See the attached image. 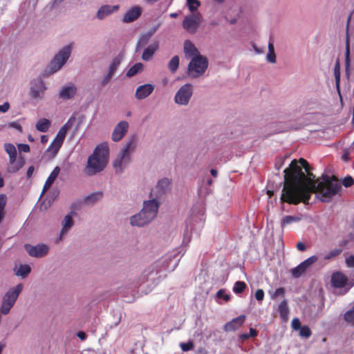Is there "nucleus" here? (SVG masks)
<instances>
[{
  "instance_id": "obj_1",
  "label": "nucleus",
  "mask_w": 354,
  "mask_h": 354,
  "mask_svg": "<svg viewBox=\"0 0 354 354\" xmlns=\"http://www.w3.org/2000/svg\"><path fill=\"white\" fill-rule=\"evenodd\" d=\"M283 188L281 201L297 205L308 203L312 193H317L324 202L329 201L341 189V185L335 177L323 176L315 180L309 172L304 159L294 160L289 167L284 169Z\"/></svg>"
},
{
  "instance_id": "obj_2",
  "label": "nucleus",
  "mask_w": 354,
  "mask_h": 354,
  "mask_svg": "<svg viewBox=\"0 0 354 354\" xmlns=\"http://www.w3.org/2000/svg\"><path fill=\"white\" fill-rule=\"evenodd\" d=\"M177 254L176 250L166 254L143 271L142 280L149 286V290L145 291L146 294L151 292L165 276V271H173L177 267L180 261Z\"/></svg>"
},
{
  "instance_id": "obj_3",
  "label": "nucleus",
  "mask_w": 354,
  "mask_h": 354,
  "mask_svg": "<svg viewBox=\"0 0 354 354\" xmlns=\"http://www.w3.org/2000/svg\"><path fill=\"white\" fill-rule=\"evenodd\" d=\"M159 207L160 202L156 198L144 201L141 210L130 217V224L137 227L148 225L156 218Z\"/></svg>"
},
{
  "instance_id": "obj_4",
  "label": "nucleus",
  "mask_w": 354,
  "mask_h": 354,
  "mask_svg": "<svg viewBox=\"0 0 354 354\" xmlns=\"http://www.w3.org/2000/svg\"><path fill=\"white\" fill-rule=\"evenodd\" d=\"M109 147L107 142H102L94 149L88 158L86 172L88 175H94L102 171L108 164Z\"/></svg>"
},
{
  "instance_id": "obj_5",
  "label": "nucleus",
  "mask_w": 354,
  "mask_h": 354,
  "mask_svg": "<svg viewBox=\"0 0 354 354\" xmlns=\"http://www.w3.org/2000/svg\"><path fill=\"white\" fill-rule=\"evenodd\" d=\"M137 145L136 138L132 137L127 140L113 162L117 172H122L131 162V156Z\"/></svg>"
},
{
  "instance_id": "obj_6",
  "label": "nucleus",
  "mask_w": 354,
  "mask_h": 354,
  "mask_svg": "<svg viewBox=\"0 0 354 354\" xmlns=\"http://www.w3.org/2000/svg\"><path fill=\"white\" fill-rule=\"evenodd\" d=\"M75 122V117H71L59 129L55 138L51 142L45 151V156L53 158L62 147L67 132L72 128Z\"/></svg>"
},
{
  "instance_id": "obj_7",
  "label": "nucleus",
  "mask_w": 354,
  "mask_h": 354,
  "mask_svg": "<svg viewBox=\"0 0 354 354\" xmlns=\"http://www.w3.org/2000/svg\"><path fill=\"white\" fill-rule=\"evenodd\" d=\"M72 48L71 44H67L57 52L48 66V74H54L62 69L71 56Z\"/></svg>"
},
{
  "instance_id": "obj_8",
  "label": "nucleus",
  "mask_w": 354,
  "mask_h": 354,
  "mask_svg": "<svg viewBox=\"0 0 354 354\" xmlns=\"http://www.w3.org/2000/svg\"><path fill=\"white\" fill-rule=\"evenodd\" d=\"M23 284L19 283L16 286L10 288L2 297L0 306V315H8L14 306L19 294L23 290Z\"/></svg>"
},
{
  "instance_id": "obj_9",
  "label": "nucleus",
  "mask_w": 354,
  "mask_h": 354,
  "mask_svg": "<svg viewBox=\"0 0 354 354\" xmlns=\"http://www.w3.org/2000/svg\"><path fill=\"white\" fill-rule=\"evenodd\" d=\"M208 66L207 59L203 55L193 57L188 64L187 75L191 78H198L202 76Z\"/></svg>"
},
{
  "instance_id": "obj_10",
  "label": "nucleus",
  "mask_w": 354,
  "mask_h": 354,
  "mask_svg": "<svg viewBox=\"0 0 354 354\" xmlns=\"http://www.w3.org/2000/svg\"><path fill=\"white\" fill-rule=\"evenodd\" d=\"M194 94V86L191 83H186L180 86L174 96V102L178 106H187Z\"/></svg>"
},
{
  "instance_id": "obj_11",
  "label": "nucleus",
  "mask_w": 354,
  "mask_h": 354,
  "mask_svg": "<svg viewBox=\"0 0 354 354\" xmlns=\"http://www.w3.org/2000/svg\"><path fill=\"white\" fill-rule=\"evenodd\" d=\"M47 88L46 82L41 78L32 79L30 82V97L35 101L44 100Z\"/></svg>"
},
{
  "instance_id": "obj_12",
  "label": "nucleus",
  "mask_w": 354,
  "mask_h": 354,
  "mask_svg": "<svg viewBox=\"0 0 354 354\" xmlns=\"http://www.w3.org/2000/svg\"><path fill=\"white\" fill-rule=\"evenodd\" d=\"M201 21V16L200 14H193L186 16L182 25L187 32L194 34L197 31Z\"/></svg>"
},
{
  "instance_id": "obj_13",
  "label": "nucleus",
  "mask_w": 354,
  "mask_h": 354,
  "mask_svg": "<svg viewBox=\"0 0 354 354\" xmlns=\"http://www.w3.org/2000/svg\"><path fill=\"white\" fill-rule=\"evenodd\" d=\"M25 248L30 257L36 258H41L46 256L50 250L49 245L44 243H40L36 245H26Z\"/></svg>"
},
{
  "instance_id": "obj_14",
  "label": "nucleus",
  "mask_w": 354,
  "mask_h": 354,
  "mask_svg": "<svg viewBox=\"0 0 354 354\" xmlns=\"http://www.w3.org/2000/svg\"><path fill=\"white\" fill-rule=\"evenodd\" d=\"M120 64V59L118 57L114 58L109 65L106 72L100 79V84L101 86H105L111 80L113 75L115 73L118 67Z\"/></svg>"
},
{
  "instance_id": "obj_15",
  "label": "nucleus",
  "mask_w": 354,
  "mask_h": 354,
  "mask_svg": "<svg viewBox=\"0 0 354 354\" xmlns=\"http://www.w3.org/2000/svg\"><path fill=\"white\" fill-rule=\"evenodd\" d=\"M129 128V124L127 121H120L114 127L111 133V139L114 142H119L126 135Z\"/></svg>"
},
{
  "instance_id": "obj_16",
  "label": "nucleus",
  "mask_w": 354,
  "mask_h": 354,
  "mask_svg": "<svg viewBox=\"0 0 354 354\" xmlns=\"http://www.w3.org/2000/svg\"><path fill=\"white\" fill-rule=\"evenodd\" d=\"M143 12V9L140 6L136 5L129 8L124 14L122 18L123 23H132L140 18Z\"/></svg>"
},
{
  "instance_id": "obj_17",
  "label": "nucleus",
  "mask_w": 354,
  "mask_h": 354,
  "mask_svg": "<svg viewBox=\"0 0 354 354\" xmlns=\"http://www.w3.org/2000/svg\"><path fill=\"white\" fill-rule=\"evenodd\" d=\"M74 213L70 212L67 214L61 222V230L58 236V241H61L71 230L74 225L73 220Z\"/></svg>"
},
{
  "instance_id": "obj_18",
  "label": "nucleus",
  "mask_w": 354,
  "mask_h": 354,
  "mask_svg": "<svg viewBox=\"0 0 354 354\" xmlns=\"http://www.w3.org/2000/svg\"><path fill=\"white\" fill-rule=\"evenodd\" d=\"M317 261V257L316 256H311L303 262H301L299 266L295 267L291 270V273L295 278L299 277L302 274H304L308 268H310L313 263H315Z\"/></svg>"
},
{
  "instance_id": "obj_19",
  "label": "nucleus",
  "mask_w": 354,
  "mask_h": 354,
  "mask_svg": "<svg viewBox=\"0 0 354 354\" xmlns=\"http://www.w3.org/2000/svg\"><path fill=\"white\" fill-rule=\"evenodd\" d=\"M171 189V180L168 178H162L158 181L153 192H156V196H160L169 192Z\"/></svg>"
},
{
  "instance_id": "obj_20",
  "label": "nucleus",
  "mask_w": 354,
  "mask_h": 354,
  "mask_svg": "<svg viewBox=\"0 0 354 354\" xmlns=\"http://www.w3.org/2000/svg\"><path fill=\"white\" fill-rule=\"evenodd\" d=\"M77 93V87L73 83L64 85L59 91V97L64 100L72 99Z\"/></svg>"
},
{
  "instance_id": "obj_21",
  "label": "nucleus",
  "mask_w": 354,
  "mask_h": 354,
  "mask_svg": "<svg viewBox=\"0 0 354 354\" xmlns=\"http://www.w3.org/2000/svg\"><path fill=\"white\" fill-rule=\"evenodd\" d=\"M155 88V86L152 84H145L139 86L135 93V97L137 100H143L149 96Z\"/></svg>"
},
{
  "instance_id": "obj_22",
  "label": "nucleus",
  "mask_w": 354,
  "mask_h": 354,
  "mask_svg": "<svg viewBox=\"0 0 354 354\" xmlns=\"http://www.w3.org/2000/svg\"><path fill=\"white\" fill-rule=\"evenodd\" d=\"M120 8L118 5H103L97 10L96 17L99 20H102L113 13L117 12Z\"/></svg>"
},
{
  "instance_id": "obj_23",
  "label": "nucleus",
  "mask_w": 354,
  "mask_h": 354,
  "mask_svg": "<svg viewBox=\"0 0 354 354\" xmlns=\"http://www.w3.org/2000/svg\"><path fill=\"white\" fill-rule=\"evenodd\" d=\"M159 48V42L154 41L145 48L142 54V59L144 61H149L152 59L155 53Z\"/></svg>"
},
{
  "instance_id": "obj_24",
  "label": "nucleus",
  "mask_w": 354,
  "mask_h": 354,
  "mask_svg": "<svg viewBox=\"0 0 354 354\" xmlns=\"http://www.w3.org/2000/svg\"><path fill=\"white\" fill-rule=\"evenodd\" d=\"M10 166L8 168V171L10 173H15L18 171L24 165V160L22 158H17L16 156L9 157Z\"/></svg>"
},
{
  "instance_id": "obj_25",
  "label": "nucleus",
  "mask_w": 354,
  "mask_h": 354,
  "mask_svg": "<svg viewBox=\"0 0 354 354\" xmlns=\"http://www.w3.org/2000/svg\"><path fill=\"white\" fill-rule=\"evenodd\" d=\"M245 319V315H241L227 322L225 326L226 332H232L239 330Z\"/></svg>"
},
{
  "instance_id": "obj_26",
  "label": "nucleus",
  "mask_w": 354,
  "mask_h": 354,
  "mask_svg": "<svg viewBox=\"0 0 354 354\" xmlns=\"http://www.w3.org/2000/svg\"><path fill=\"white\" fill-rule=\"evenodd\" d=\"M347 277L340 272H336L331 277V283L334 287L342 288L347 284Z\"/></svg>"
},
{
  "instance_id": "obj_27",
  "label": "nucleus",
  "mask_w": 354,
  "mask_h": 354,
  "mask_svg": "<svg viewBox=\"0 0 354 354\" xmlns=\"http://www.w3.org/2000/svg\"><path fill=\"white\" fill-rule=\"evenodd\" d=\"M183 50L185 57L187 58H191V59L193 57H195V56L201 55L195 46L189 40H187L184 42Z\"/></svg>"
},
{
  "instance_id": "obj_28",
  "label": "nucleus",
  "mask_w": 354,
  "mask_h": 354,
  "mask_svg": "<svg viewBox=\"0 0 354 354\" xmlns=\"http://www.w3.org/2000/svg\"><path fill=\"white\" fill-rule=\"evenodd\" d=\"M14 272L17 277H20L22 279H25L30 273L31 267L28 264L16 265L14 268Z\"/></svg>"
},
{
  "instance_id": "obj_29",
  "label": "nucleus",
  "mask_w": 354,
  "mask_h": 354,
  "mask_svg": "<svg viewBox=\"0 0 354 354\" xmlns=\"http://www.w3.org/2000/svg\"><path fill=\"white\" fill-rule=\"evenodd\" d=\"M59 171H60V169L59 167H55L54 168V169L52 171V172L48 177L47 180H46V183L43 187L41 194H43L44 192H46L50 188V187L52 185V184L54 183L55 180L57 178V176L59 175Z\"/></svg>"
},
{
  "instance_id": "obj_30",
  "label": "nucleus",
  "mask_w": 354,
  "mask_h": 354,
  "mask_svg": "<svg viewBox=\"0 0 354 354\" xmlns=\"http://www.w3.org/2000/svg\"><path fill=\"white\" fill-rule=\"evenodd\" d=\"M51 125V122L46 118H41L35 123V129L42 133L48 131Z\"/></svg>"
},
{
  "instance_id": "obj_31",
  "label": "nucleus",
  "mask_w": 354,
  "mask_h": 354,
  "mask_svg": "<svg viewBox=\"0 0 354 354\" xmlns=\"http://www.w3.org/2000/svg\"><path fill=\"white\" fill-rule=\"evenodd\" d=\"M144 68V65L139 62L134 64L133 66H131L129 71L127 72V77H132L135 75L140 73L142 71Z\"/></svg>"
},
{
  "instance_id": "obj_32",
  "label": "nucleus",
  "mask_w": 354,
  "mask_h": 354,
  "mask_svg": "<svg viewBox=\"0 0 354 354\" xmlns=\"http://www.w3.org/2000/svg\"><path fill=\"white\" fill-rule=\"evenodd\" d=\"M301 218L298 216H286L281 219V226L283 228L293 223L299 222Z\"/></svg>"
},
{
  "instance_id": "obj_33",
  "label": "nucleus",
  "mask_w": 354,
  "mask_h": 354,
  "mask_svg": "<svg viewBox=\"0 0 354 354\" xmlns=\"http://www.w3.org/2000/svg\"><path fill=\"white\" fill-rule=\"evenodd\" d=\"M278 310L282 319L285 320L288 316V307L286 300L282 301L278 307Z\"/></svg>"
},
{
  "instance_id": "obj_34",
  "label": "nucleus",
  "mask_w": 354,
  "mask_h": 354,
  "mask_svg": "<svg viewBox=\"0 0 354 354\" xmlns=\"http://www.w3.org/2000/svg\"><path fill=\"white\" fill-rule=\"evenodd\" d=\"M268 53L266 55V60L271 64H274L276 62V55L274 53V47L272 42L268 43Z\"/></svg>"
},
{
  "instance_id": "obj_35",
  "label": "nucleus",
  "mask_w": 354,
  "mask_h": 354,
  "mask_svg": "<svg viewBox=\"0 0 354 354\" xmlns=\"http://www.w3.org/2000/svg\"><path fill=\"white\" fill-rule=\"evenodd\" d=\"M345 70L347 77L350 75V48L349 42L347 39L346 44V52H345Z\"/></svg>"
},
{
  "instance_id": "obj_36",
  "label": "nucleus",
  "mask_w": 354,
  "mask_h": 354,
  "mask_svg": "<svg viewBox=\"0 0 354 354\" xmlns=\"http://www.w3.org/2000/svg\"><path fill=\"white\" fill-rule=\"evenodd\" d=\"M340 63L337 59L335 62V67H334V76L335 80V85L338 91L339 92V84H340Z\"/></svg>"
},
{
  "instance_id": "obj_37",
  "label": "nucleus",
  "mask_w": 354,
  "mask_h": 354,
  "mask_svg": "<svg viewBox=\"0 0 354 354\" xmlns=\"http://www.w3.org/2000/svg\"><path fill=\"white\" fill-rule=\"evenodd\" d=\"M179 66V57L177 55L174 56L168 63V68L172 73L176 72Z\"/></svg>"
},
{
  "instance_id": "obj_38",
  "label": "nucleus",
  "mask_w": 354,
  "mask_h": 354,
  "mask_svg": "<svg viewBox=\"0 0 354 354\" xmlns=\"http://www.w3.org/2000/svg\"><path fill=\"white\" fill-rule=\"evenodd\" d=\"M102 197L101 192L91 194L85 197V202L88 205H93L98 201Z\"/></svg>"
},
{
  "instance_id": "obj_39",
  "label": "nucleus",
  "mask_w": 354,
  "mask_h": 354,
  "mask_svg": "<svg viewBox=\"0 0 354 354\" xmlns=\"http://www.w3.org/2000/svg\"><path fill=\"white\" fill-rule=\"evenodd\" d=\"M150 39L151 37L146 32L142 33L138 40L137 49L147 44Z\"/></svg>"
},
{
  "instance_id": "obj_40",
  "label": "nucleus",
  "mask_w": 354,
  "mask_h": 354,
  "mask_svg": "<svg viewBox=\"0 0 354 354\" xmlns=\"http://www.w3.org/2000/svg\"><path fill=\"white\" fill-rule=\"evenodd\" d=\"M7 202V197L5 194H0V223L4 217V209Z\"/></svg>"
},
{
  "instance_id": "obj_41",
  "label": "nucleus",
  "mask_w": 354,
  "mask_h": 354,
  "mask_svg": "<svg viewBox=\"0 0 354 354\" xmlns=\"http://www.w3.org/2000/svg\"><path fill=\"white\" fill-rule=\"evenodd\" d=\"M186 4L189 11L194 12L200 7L201 2L198 0H186Z\"/></svg>"
},
{
  "instance_id": "obj_42",
  "label": "nucleus",
  "mask_w": 354,
  "mask_h": 354,
  "mask_svg": "<svg viewBox=\"0 0 354 354\" xmlns=\"http://www.w3.org/2000/svg\"><path fill=\"white\" fill-rule=\"evenodd\" d=\"M4 149H5L6 152L8 153L9 157L17 156V149L13 144L5 143L4 144Z\"/></svg>"
},
{
  "instance_id": "obj_43",
  "label": "nucleus",
  "mask_w": 354,
  "mask_h": 354,
  "mask_svg": "<svg viewBox=\"0 0 354 354\" xmlns=\"http://www.w3.org/2000/svg\"><path fill=\"white\" fill-rule=\"evenodd\" d=\"M341 248H335L332 250L331 251L328 252V253L324 254V259L326 260H330L332 259H334L335 257H337L339 254L342 252Z\"/></svg>"
},
{
  "instance_id": "obj_44",
  "label": "nucleus",
  "mask_w": 354,
  "mask_h": 354,
  "mask_svg": "<svg viewBox=\"0 0 354 354\" xmlns=\"http://www.w3.org/2000/svg\"><path fill=\"white\" fill-rule=\"evenodd\" d=\"M344 319L348 324L354 326V307L344 314Z\"/></svg>"
},
{
  "instance_id": "obj_45",
  "label": "nucleus",
  "mask_w": 354,
  "mask_h": 354,
  "mask_svg": "<svg viewBox=\"0 0 354 354\" xmlns=\"http://www.w3.org/2000/svg\"><path fill=\"white\" fill-rule=\"evenodd\" d=\"M246 288V284L245 282L243 281H236L234 285V287H233V291L235 292V293H241L242 292H243V290L245 289Z\"/></svg>"
},
{
  "instance_id": "obj_46",
  "label": "nucleus",
  "mask_w": 354,
  "mask_h": 354,
  "mask_svg": "<svg viewBox=\"0 0 354 354\" xmlns=\"http://www.w3.org/2000/svg\"><path fill=\"white\" fill-rule=\"evenodd\" d=\"M272 299H275L277 297H283L285 294V289L283 288H279L274 292H269Z\"/></svg>"
},
{
  "instance_id": "obj_47",
  "label": "nucleus",
  "mask_w": 354,
  "mask_h": 354,
  "mask_svg": "<svg viewBox=\"0 0 354 354\" xmlns=\"http://www.w3.org/2000/svg\"><path fill=\"white\" fill-rule=\"evenodd\" d=\"M216 297L218 298V299H223L225 301H227L230 300V294H227L226 293L225 290H219L217 293H216Z\"/></svg>"
},
{
  "instance_id": "obj_48",
  "label": "nucleus",
  "mask_w": 354,
  "mask_h": 354,
  "mask_svg": "<svg viewBox=\"0 0 354 354\" xmlns=\"http://www.w3.org/2000/svg\"><path fill=\"white\" fill-rule=\"evenodd\" d=\"M180 346L183 351H189L193 349L194 344L192 341H189L186 343L181 342Z\"/></svg>"
},
{
  "instance_id": "obj_49",
  "label": "nucleus",
  "mask_w": 354,
  "mask_h": 354,
  "mask_svg": "<svg viewBox=\"0 0 354 354\" xmlns=\"http://www.w3.org/2000/svg\"><path fill=\"white\" fill-rule=\"evenodd\" d=\"M255 299L261 302L264 298V292L262 289H258L254 295Z\"/></svg>"
},
{
  "instance_id": "obj_50",
  "label": "nucleus",
  "mask_w": 354,
  "mask_h": 354,
  "mask_svg": "<svg viewBox=\"0 0 354 354\" xmlns=\"http://www.w3.org/2000/svg\"><path fill=\"white\" fill-rule=\"evenodd\" d=\"M17 147L20 152L28 153L30 151V147L27 144H18Z\"/></svg>"
},
{
  "instance_id": "obj_51",
  "label": "nucleus",
  "mask_w": 354,
  "mask_h": 354,
  "mask_svg": "<svg viewBox=\"0 0 354 354\" xmlns=\"http://www.w3.org/2000/svg\"><path fill=\"white\" fill-rule=\"evenodd\" d=\"M353 183H354V180L352 178V177H351V176L346 177L345 178H344L343 182H342L344 186L346 187H348L351 186L353 184Z\"/></svg>"
},
{
  "instance_id": "obj_52",
  "label": "nucleus",
  "mask_w": 354,
  "mask_h": 354,
  "mask_svg": "<svg viewBox=\"0 0 354 354\" xmlns=\"http://www.w3.org/2000/svg\"><path fill=\"white\" fill-rule=\"evenodd\" d=\"M301 323L298 318H295L292 321V327L294 330H297L300 328Z\"/></svg>"
},
{
  "instance_id": "obj_53",
  "label": "nucleus",
  "mask_w": 354,
  "mask_h": 354,
  "mask_svg": "<svg viewBox=\"0 0 354 354\" xmlns=\"http://www.w3.org/2000/svg\"><path fill=\"white\" fill-rule=\"evenodd\" d=\"M347 266L354 268V255H351L346 259Z\"/></svg>"
},
{
  "instance_id": "obj_54",
  "label": "nucleus",
  "mask_w": 354,
  "mask_h": 354,
  "mask_svg": "<svg viewBox=\"0 0 354 354\" xmlns=\"http://www.w3.org/2000/svg\"><path fill=\"white\" fill-rule=\"evenodd\" d=\"M10 106V104L8 102H4L2 105H0V112H7L9 110Z\"/></svg>"
},
{
  "instance_id": "obj_55",
  "label": "nucleus",
  "mask_w": 354,
  "mask_h": 354,
  "mask_svg": "<svg viewBox=\"0 0 354 354\" xmlns=\"http://www.w3.org/2000/svg\"><path fill=\"white\" fill-rule=\"evenodd\" d=\"M159 27H160V24H158V25L151 28L146 32L151 37L155 34V32L158 30Z\"/></svg>"
},
{
  "instance_id": "obj_56",
  "label": "nucleus",
  "mask_w": 354,
  "mask_h": 354,
  "mask_svg": "<svg viewBox=\"0 0 354 354\" xmlns=\"http://www.w3.org/2000/svg\"><path fill=\"white\" fill-rule=\"evenodd\" d=\"M8 127L11 128H14L15 129H17L19 131H21V127L20 124L17 122H12L8 124Z\"/></svg>"
},
{
  "instance_id": "obj_57",
  "label": "nucleus",
  "mask_w": 354,
  "mask_h": 354,
  "mask_svg": "<svg viewBox=\"0 0 354 354\" xmlns=\"http://www.w3.org/2000/svg\"><path fill=\"white\" fill-rule=\"evenodd\" d=\"M257 333H242L240 336V338L242 340H245L250 337H255Z\"/></svg>"
},
{
  "instance_id": "obj_58",
  "label": "nucleus",
  "mask_w": 354,
  "mask_h": 354,
  "mask_svg": "<svg viewBox=\"0 0 354 354\" xmlns=\"http://www.w3.org/2000/svg\"><path fill=\"white\" fill-rule=\"evenodd\" d=\"M252 48L256 54H262L264 52V49L263 48H259L255 44L252 45Z\"/></svg>"
},
{
  "instance_id": "obj_59",
  "label": "nucleus",
  "mask_w": 354,
  "mask_h": 354,
  "mask_svg": "<svg viewBox=\"0 0 354 354\" xmlns=\"http://www.w3.org/2000/svg\"><path fill=\"white\" fill-rule=\"evenodd\" d=\"M297 248L300 251H304L306 250V246L303 243L299 242L297 244Z\"/></svg>"
},
{
  "instance_id": "obj_60",
  "label": "nucleus",
  "mask_w": 354,
  "mask_h": 354,
  "mask_svg": "<svg viewBox=\"0 0 354 354\" xmlns=\"http://www.w3.org/2000/svg\"><path fill=\"white\" fill-rule=\"evenodd\" d=\"M34 170L35 169L32 166L29 167V168L27 170V176L28 178H30L32 175Z\"/></svg>"
},
{
  "instance_id": "obj_61",
  "label": "nucleus",
  "mask_w": 354,
  "mask_h": 354,
  "mask_svg": "<svg viewBox=\"0 0 354 354\" xmlns=\"http://www.w3.org/2000/svg\"><path fill=\"white\" fill-rule=\"evenodd\" d=\"M348 286V288L354 286V271L351 274V281L349 282Z\"/></svg>"
},
{
  "instance_id": "obj_62",
  "label": "nucleus",
  "mask_w": 354,
  "mask_h": 354,
  "mask_svg": "<svg viewBox=\"0 0 354 354\" xmlns=\"http://www.w3.org/2000/svg\"><path fill=\"white\" fill-rule=\"evenodd\" d=\"M48 138L47 136L43 135L41 136V142L42 144L46 143L48 142Z\"/></svg>"
},
{
  "instance_id": "obj_63",
  "label": "nucleus",
  "mask_w": 354,
  "mask_h": 354,
  "mask_svg": "<svg viewBox=\"0 0 354 354\" xmlns=\"http://www.w3.org/2000/svg\"><path fill=\"white\" fill-rule=\"evenodd\" d=\"M77 337L82 340H84L86 338V333H77Z\"/></svg>"
},
{
  "instance_id": "obj_64",
  "label": "nucleus",
  "mask_w": 354,
  "mask_h": 354,
  "mask_svg": "<svg viewBox=\"0 0 354 354\" xmlns=\"http://www.w3.org/2000/svg\"><path fill=\"white\" fill-rule=\"evenodd\" d=\"M299 336L302 338V339H307L308 338L311 333H299Z\"/></svg>"
}]
</instances>
